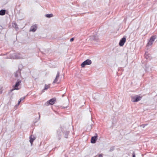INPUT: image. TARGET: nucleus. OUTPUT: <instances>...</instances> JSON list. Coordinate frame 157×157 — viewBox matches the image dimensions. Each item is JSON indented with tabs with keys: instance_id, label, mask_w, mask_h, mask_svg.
Returning <instances> with one entry per match:
<instances>
[{
	"instance_id": "f257e3e1",
	"label": "nucleus",
	"mask_w": 157,
	"mask_h": 157,
	"mask_svg": "<svg viewBox=\"0 0 157 157\" xmlns=\"http://www.w3.org/2000/svg\"><path fill=\"white\" fill-rule=\"evenodd\" d=\"M142 96L136 95L134 96H132L131 98V101L133 102H137L140 101L142 98Z\"/></svg>"
},
{
	"instance_id": "f03ea898",
	"label": "nucleus",
	"mask_w": 157,
	"mask_h": 157,
	"mask_svg": "<svg viewBox=\"0 0 157 157\" xmlns=\"http://www.w3.org/2000/svg\"><path fill=\"white\" fill-rule=\"evenodd\" d=\"M59 72L58 71L57 73L55 79L53 82V83L59 84L60 83V80L59 79Z\"/></svg>"
},
{
	"instance_id": "7ed1b4c3",
	"label": "nucleus",
	"mask_w": 157,
	"mask_h": 157,
	"mask_svg": "<svg viewBox=\"0 0 157 157\" xmlns=\"http://www.w3.org/2000/svg\"><path fill=\"white\" fill-rule=\"evenodd\" d=\"M92 63L91 61L89 59H87L83 62L81 64L82 67H84L86 65L91 64Z\"/></svg>"
},
{
	"instance_id": "20e7f679",
	"label": "nucleus",
	"mask_w": 157,
	"mask_h": 157,
	"mask_svg": "<svg viewBox=\"0 0 157 157\" xmlns=\"http://www.w3.org/2000/svg\"><path fill=\"white\" fill-rule=\"evenodd\" d=\"M156 38V36H151L150 39V40L147 44V46L151 45L153 43V42L154 41Z\"/></svg>"
},
{
	"instance_id": "39448f33",
	"label": "nucleus",
	"mask_w": 157,
	"mask_h": 157,
	"mask_svg": "<svg viewBox=\"0 0 157 157\" xmlns=\"http://www.w3.org/2000/svg\"><path fill=\"white\" fill-rule=\"evenodd\" d=\"M56 98H54L50 99L46 103L47 104H48V105L49 104L52 105L55 103V102L56 101Z\"/></svg>"
},
{
	"instance_id": "423d86ee",
	"label": "nucleus",
	"mask_w": 157,
	"mask_h": 157,
	"mask_svg": "<svg viewBox=\"0 0 157 157\" xmlns=\"http://www.w3.org/2000/svg\"><path fill=\"white\" fill-rule=\"evenodd\" d=\"M126 41V39L125 37H123L120 40L119 45L121 46H122L124 45V43Z\"/></svg>"
},
{
	"instance_id": "0eeeda50",
	"label": "nucleus",
	"mask_w": 157,
	"mask_h": 157,
	"mask_svg": "<svg viewBox=\"0 0 157 157\" xmlns=\"http://www.w3.org/2000/svg\"><path fill=\"white\" fill-rule=\"evenodd\" d=\"M21 82V80H18L16 83L15 85L14 86V89H16V90L19 89V88H18V87L20 84Z\"/></svg>"
},
{
	"instance_id": "6e6552de",
	"label": "nucleus",
	"mask_w": 157,
	"mask_h": 157,
	"mask_svg": "<svg viewBox=\"0 0 157 157\" xmlns=\"http://www.w3.org/2000/svg\"><path fill=\"white\" fill-rule=\"evenodd\" d=\"M97 136H94L92 137L91 140V143L94 144L95 143L97 140Z\"/></svg>"
},
{
	"instance_id": "1a4fd4ad",
	"label": "nucleus",
	"mask_w": 157,
	"mask_h": 157,
	"mask_svg": "<svg viewBox=\"0 0 157 157\" xmlns=\"http://www.w3.org/2000/svg\"><path fill=\"white\" fill-rule=\"evenodd\" d=\"M36 28L37 26L36 25H33L30 28V31L34 32L36 30Z\"/></svg>"
},
{
	"instance_id": "9d476101",
	"label": "nucleus",
	"mask_w": 157,
	"mask_h": 157,
	"mask_svg": "<svg viewBox=\"0 0 157 157\" xmlns=\"http://www.w3.org/2000/svg\"><path fill=\"white\" fill-rule=\"evenodd\" d=\"M35 139H36L35 137L34 136H33L32 135H31L30 136V142L31 145L32 144L33 141H34V140H35Z\"/></svg>"
},
{
	"instance_id": "9b49d317",
	"label": "nucleus",
	"mask_w": 157,
	"mask_h": 157,
	"mask_svg": "<svg viewBox=\"0 0 157 157\" xmlns=\"http://www.w3.org/2000/svg\"><path fill=\"white\" fill-rule=\"evenodd\" d=\"M50 87V85H45L44 88L42 90V92H44L45 90H47Z\"/></svg>"
},
{
	"instance_id": "f8f14e48",
	"label": "nucleus",
	"mask_w": 157,
	"mask_h": 157,
	"mask_svg": "<svg viewBox=\"0 0 157 157\" xmlns=\"http://www.w3.org/2000/svg\"><path fill=\"white\" fill-rule=\"evenodd\" d=\"M6 11L5 10H2L0 11V15H3L5 13Z\"/></svg>"
},
{
	"instance_id": "ddd939ff",
	"label": "nucleus",
	"mask_w": 157,
	"mask_h": 157,
	"mask_svg": "<svg viewBox=\"0 0 157 157\" xmlns=\"http://www.w3.org/2000/svg\"><path fill=\"white\" fill-rule=\"evenodd\" d=\"M46 17H53V15L52 14H47L45 15Z\"/></svg>"
},
{
	"instance_id": "4468645a",
	"label": "nucleus",
	"mask_w": 157,
	"mask_h": 157,
	"mask_svg": "<svg viewBox=\"0 0 157 157\" xmlns=\"http://www.w3.org/2000/svg\"><path fill=\"white\" fill-rule=\"evenodd\" d=\"M74 38H71V39H70V41L71 42H72L74 40Z\"/></svg>"
},
{
	"instance_id": "2eb2a0df",
	"label": "nucleus",
	"mask_w": 157,
	"mask_h": 157,
	"mask_svg": "<svg viewBox=\"0 0 157 157\" xmlns=\"http://www.w3.org/2000/svg\"><path fill=\"white\" fill-rule=\"evenodd\" d=\"M24 98H21L20 99V100H21V101L22 100H23V99H24Z\"/></svg>"
},
{
	"instance_id": "dca6fc26",
	"label": "nucleus",
	"mask_w": 157,
	"mask_h": 157,
	"mask_svg": "<svg viewBox=\"0 0 157 157\" xmlns=\"http://www.w3.org/2000/svg\"><path fill=\"white\" fill-rule=\"evenodd\" d=\"M21 101L19 99V100L18 102V104L19 105L20 104V102H21Z\"/></svg>"
},
{
	"instance_id": "f3484780",
	"label": "nucleus",
	"mask_w": 157,
	"mask_h": 157,
	"mask_svg": "<svg viewBox=\"0 0 157 157\" xmlns=\"http://www.w3.org/2000/svg\"><path fill=\"white\" fill-rule=\"evenodd\" d=\"M99 157H102V154H100L99 155Z\"/></svg>"
},
{
	"instance_id": "a211bd4d",
	"label": "nucleus",
	"mask_w": 157,
	"mask_h": 157,
	"mask_svg": "<svg viewBox=\"0 0 157 157\" xmlns=\"http://www.w3.org/2000/svg\"><path fill=\"white\" fill-rule=\"evenodd\" d=\"M145 57L147 59L148 58V57L147 56H145Z\"/></svg>"
},
{
	"instance_id": "6ab92c4d",
	"label": "nucleus",
	"mask_w": 157,
	"mask_h": 157,
	"mask_svg": "<svg viewBox=\"0 0 157 157\" xmlns=\"http://www.w3.org/2000/svg\"><path fill=\"white\" fill-rule=\"evenodd\" d=\"M132 157H135V154L133 155Z\"/></svg>"
},
{
	"instance_id": "aec40b11",
	"label": "nucleus",
	"mask_w": 157,
	"mask_h": 157,
	"mask_svg": "<svg viewBox=\"0 0 157 157\" xmlns=\"http://www.w3.org/2000/svg\"><path fill=\"white\" fill-rule=\"evenodd\" d=\"M14 90V89H12L11 90V91H13V90Z\"/></svg>"
},
{
	"instance_id": "412c9836",
	"label": "nucleus",
	"mask_w": 157,
	"mask_h": 157,
	"mask_svg": "<svg viewBox=\"0 0 157 157\" xmlns=\"http://www.w3.org/2000/svg\"><path fill=\"white\" fill-rule=\"evenodd\" d=\"M146 125H147V124H145V125H144V126H146Z\"/></svg>"
}]
</instances>
